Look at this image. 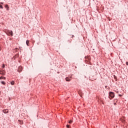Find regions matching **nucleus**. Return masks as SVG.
Masks as SVG:
<instances>
[{"mask_svg":"<svg viewBox=\"0 0 128 128\" xmlns=\"http://www.w3.org/2000/svg\"><path fill=\"white\" fill-rule=\"evenodd\" d=\"M109 96L113 98H114V92H109Z\"/></svg>","mask_w":128,"mask_h":128,"instance_id":"1","label":"nucleus"},{"mask_svg":"<svg viewBox=\"0 0 128 128\" xmlns=\"http://www.w3.org/2000/svg\"><path fill=\"white\" fill-rule=\"evenodd\" d=\"M18 72H22V66H20L18 67Z\"/></svg>","mask_w":128,"mask_h":128,"instance_id":"2","label":"nucleus"},{"mask_svg":"<svg viewBox=\"0 0 128 128\" xmlns=\"http://www.w3.org/2000/svg\"><path fill=\"white\" fill-rule=\"evenodd\" d=\"M2 112L4 114H8V109L4 110Z\"/></svg>","mask_w":128,"mask_h":128,"instance_id":"3","label":"nucleus"},{"mask_svg":"<svg viewBox=\"0 0 128 128\" xmlns=\"http://www.w3.org/2000/svg\"><path fill=\"white\" fill-rule=\"evenodd\" d=\"M8 36H12V31L11 30L8 32Z\"/></svg>","mask_w":128,"mask_h":128,"instance_id":"4","label":"nucleus"},{"mask_svg":"<svg viewBox=\"0 0 128 128\" xmlns=\"http://www.w3.org/2000/svg\"><path fill=\"white\" fill-rule=\"evenodd\" d=\"M66 82H70V78H66Z\"/></svg>","mask_w":128,"mask_h":128,"instance_id":"5","label":"nucleus"},{"mask_svg":"<svg viewBox=\"0 0 128 128\" xmlns=\"http://www.w3.org/2000/svg\"><path fill=\"white\" fill-rule=\"evenodd\" d=\"M29 44H30V40H26V44L28 46H29V45H28Z\"/></svg>","mask_w":128,"mask_h":128,"instance_id":"6","label":"nucleus"},{"mask_svg":"<svg viewBox=\"0 0 128 128\" xmlns=\"http://www.w3.org/2000/svg\"><path fill=\"white\" fill-rule=\"evenodd\" d=\"M0 80H6V77L4 76H0Z\"/></svg>","mask_w":128,"mask_h":128,"instance_id":"7","label":"nucleus"},{"mask_svg":"<svg viewBox=\"0 0 128 128\" xmlns=\"http://www.w3.org/2000/svg\"><path fill=\"white\" fill-rule=\"evenodd\" d=\"M18 122H19V124H23V122L20 120H18Z\"/></svg>","mask_w":128,"mask_h":128,"instance_id":"8","label":"nucleus"},{"mask_svg":"<svg viewBox=\"0 0 128 128\" xmlns=\"http://www.w3.org/2000/svg\"><path fill=\"white\" fill-rule=\"evenodd\" d=\"M1 83L2 84H4V86H6V82L4 81H2Z\"/></svg>","mask_w":128,"mask_h":128,"instance_id":"9","label":"nucleus"},{"mask_svg":"<svg viewBox=\"0 0 128 128\" xmlns=\"http://www.w3.org/2000/svg\"><path fill=\"white\" fill-rule=\"evenodd\" d=\"M10 84H12V86H14V81H12V82H10Z\"/></svg>","mask_w":128,"mask_h":128,"instance_id":"10","label":"nucleus"},{"mask_svg":"<svg viewBox=\"0 0 128 128\" xmlns=\"http://www.w3.org/2000/svg\"><path fill=\"white\" fill-rule=\"evenodd\" d=\"M6 8H7L8 10V5L6 4L5 6Z\"/></svg>","mask_w":128,"mask_h":128,"instance_id":"11","label":"nucleus"},{"mask_svg":"<svg viewBox=\"0 0 128 128\" xmlns=\"http://www.w3.org/2000/svg\"><path fill=\"white\" fill-rule=\"evenodd\" d=\"M0 74H2V76H4V73L2 72H0Z\"/></svg>","mask_w":128,"mask_h":128,"instance_id":"12","label":"nucleus"},{"mask_svg":"<svg viewBox=\"0 0 128 128\" xmlns=\"http://www.w3.org/2000/svg\"><path fill=\"white\" fill-rule=\"evenodd\" d=\"M68 122H69L70 124H72V120H70Z\"/></svg>","mask_w":128,"mask_h":128,"instance_id":"13","label":"nucleus"},{"mask_svg":"<svg viewBox=\"0 0 128 128\" xmlns=\"http://www.w3.org/2000/svg\"><path fill=\"white\" fill-rule=\"evenodd\" d=\"M2 68H5L4 64H3Z\"/></svg>","mask_w":128,"mask_h":128,"instance_id":"14","label":"nucleus"},{"mask_svg":"<svg viewBox=\"0 0 128 128\" xmlns=\"http://www.w3.org/2000/svg\"><path fill=\"white\" fill-rule=\"evenodd\" d=\"M0 8H3L2 6L0 4Z\"/></svg>","mask_w":128,"mask_h":128,"instance_id":"15","label":"nucleus"},{"mask_svg":"<svg viewBox=\"0 0 128 128\" xmlns=\"http://www.w3.org/2000/svg\"><path fill=\"white\" fill-rule=\"evenodd\" d=\"M66 128H70V125L67 124V125H66Z\"/></svg>","mask_w":128,"mask_h":128,"instance_id":"16","label":"nucleus"},{"mask_svg":"<svg viewBox=\"0 0 128 128\" xmlns=\"http://www.w3.org/2000/svg\"><path fill=\"white\" fill-rule=\"evenodd\" d=\"M126 66H128V62H126Z\"/></svg>","mask_w":128,"mask_h":128,"instance_id":"17","label":"nucleus"},{"mask_svg":"<svg viewBox=\"0 0 128 128\" xmlns=\"http://www.w3.org/2000/svg\"><path fill=\"white\" fill-rule=\"evenodd\" d=\"M0 4H4V2H0Z\"/></svg>","mask_w":128,"mask_h":128,"instance_id":"18","label":"nucleus"},{"mask_svg":"<svg viewBox=\"0 0 128 128\" xmlns=\"http://www.w3.org/2000/svg\"><path fill=\"white\" fill-rule=\"evenodd\" d=\"M114 106H116V103L114 102Z\"/></svg>","mask_w":128,"mask_h":128,"instance_id":"19","label":"nucleus"},{"mask_svg":"<svg viewBox=\"0 0 128 128\" xmlns=\"http://www.w3.org/2000/svg\"><path fill=\"white\" fill-rule=\"evenodd\" d=\"M74 35H72V38H74Z\"/></svg>","mask_w":128,"mask_h":128,"instance_id":"20","label":"nucleus"},{"mask_svg":"<svg viewBox=\"0 0 128 128\" xmlns=\"http://www.w3.org/2000/svg\"><path fill=\"white\" fill-rule=\"evenodd\" d=\"M0 50H1V49H0Z\"/></svg>","mask_w":128,"mask_h":128,"instance_id":"21","label":"nucleus"}]
</instances>
